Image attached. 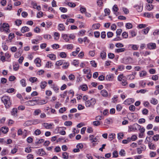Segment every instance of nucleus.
I'll use <instances>...</instances> for the list:
<instances>
[{
	"label": "nucleus",
	"instance_id": "obj_49",
	"mask_svg": "<svg viewBox=\"0 0 159 159\" xmlns=\"http://www.w3.org/2000/svg\"><path fill=\"white\" fill-rule=\"evenodd\" d=\"M122 36L124 38L127 39L128 36V33L126 32H124L122 33Z\"/></svg>",
	"mask_w": 159,
	"mask_h": 159
},
{
	"label": "nucleus",
	"instance_id": "obj_37",
	"mask_svg": "<svg viewBox=\"0 0 159 159\" xmlns=\"http://www.w3.org/2000/svg\"><path fill=\"white\" fill-rule=\"evenodd\" d=\"M37 79L34 77H31L29 79V81L32 83H34L37 81Z\"/></svg>",
	"mask_w": 159,
	"mask_h": 159
},
{
	"label": "nucleus",
	"instance_id": "obj_13",
	"mask_svg": "<svg viewBox=\"0 0 159 159\" xmlns=\"http://www.w3.org/2000/svg\"><path fill=\"white\" fill-rule=\"evenodd\" d=\"M29 30L30 29L28 27L26 26L23 27L21 29V32L23 33H24L26 32H28Z\"/></svg>",
	"mask_w": 159,
	"mask_h": 159
},
{
	"label": "nucleus",
	"instance_id": "obj_12",
	"mask_svg": "<svg viewBox=\"0 0 159 159\" xmlns=\"http://www.w3.org/2000/svg\"><path fill=\"white\" fill-rule=\"evenodd\" d=\"M53 124H48L47 123H45L43 124V125L46 129L51 128Z\"/></svg>",
	"mask_w": 159,
	"mask_h": 159
},
{
	"label": "nucleus",
	"instance_id": "obj_15",
	"mask_svg": "<svg viewBox=\"0 0 159 159\" xmlns=\"http://www.w3.org/2000/svg\"><path fill=\"white\" fill-rule=\"evenodd\" d=\"M8 130V128L7 127H3L0 129V131L4 134H6Z\"/></svg>",
	"mask_w": 159,
	"mask_h": 159
},
{
	"label": "nucleus",
	"instance_id": "obj_63",
	"mask_svg": "<svg viewBox=\"0 0 159 159\" xmlns=\"http://www.w3.org/2000/svg\"><path fill=\"white\" fill-rule=\"evenodd\" d=\"M90 63L94 67H97V63L94 61H90Z\"/></svg>",
	"mask_w": 159,
	"mask_h": 159
},
{
	"label": "nucleus",
	"instance_id": "obj_40",
	"mask_svg": "<svg viewBox=\"0 0 159 159\" xmlns=\"http://www.w3.org/2000/svg\"><path fill=\"white\" fill-rule=\"evenodd\" d=\"M143 16L147 17L149 18L152 16V13L145 12L143 14Z\"/></svg>",
	"mask_w": 159,
	"mask_h": 159
},
{
	"label": "nucleus",
	"instance_id": "obj_58",
	"mask_svg": "<svg viewBox=\"0 0 159 159\" xmlns=\"http://www.w3.org/2000/svg\"><path fill=\"white\" fill-rule=\"evenodd\" d=\"M72 64L75 66H78L79 64V61L78 60H74Z\"/></svg>",
	"mask_w": 159,
	"mask_h": 159
},
{
	"label": "nucleus",
	"instance_id": "obj_36",
	"mask_svg": "<svg viewBox=\"0 0 159 159\" xmlns=\"http://www.w3.org/2000/svg\"><path fill=\"white\" fill-rule=\"evenodd\" d=\"M147 75V72L143 70L140 72L139 76L140 77L145 76Z\"/></svg>",
	"mask_w": 159,
	"mask_h": 159
},
{
	"label": "nucleus",
	"instance_id": "obj_55",
	"mask_svg": "<svg viewBox=\"0 0 159 159\" xmlns=\"http://www.w3.org/2000/svg\"><path fill=\"white\" fill-rule=\"evenodd\" d=\"M122 32V30L121 29L117 30L116 31V36H120Z\"/></svg>",
	"mask_w": 159,
	"mask_h": 159
},
{
	"label": "nucleus",
	"instance_id": "obj_16",
	"mask_svg": "<svg viewBox=\"0 0 159 159\" xmlns=\"http://www.w3.org/2000/svg\"><path fill=\"white\" fill-rule=\"evenodd\" d=\"M154 117H155V119H159V116H155V114L153 113H151L150 114L149 119H153Z\"/></svg>",
	"mask_w": 159,
	"mask_h": 159
},
{
	"label": "nucleus",
	"instance_id": "obj_25",
	"mask_svg": "<svg viewBox=\"0 0 159 159\" xmlns=\"http://www.w3.org/2000/svg\"><path fill=\"white\" fill-rule=\"evenodd\" d=\"M126 50L124 48L116 49L115 50V52L117 53H120L124 52Z\"/></svg>",
	"mask_w": 159,
	"mask_h": 159
},
{
	"label": "nucleus",
	"instance_id": "obj_51",
	"mask_svg": "<svg viewBox=\"0 0 159 159\" xmlns=\"http://www.w3.org/2000/svg\"><path fill=\"white\" fill-rule=\"evenodd\" d=\"M65 46L66 47V48L67 49H72L73 48V45L72 44H67V45H66Z\"/></svg>",
	"mask_w": 159,
	"mask_h": 159
},
{
	"label": "nucleus",
	"instance_id": "obj_60",
	"mask_svg": "<svg viewBox=\"0 0 159 159\" xmlns=\"http://www.w3.org/2000/svg\"><path fill=\"white\" fill-rule=\"evenodd\" d=\"M41 112V111L39 109L35 110L34 111V114L35 115H38Z\"/></svg>",
	"mask_w": 159,
	"mask_h": 159
},
{
	"label": "nucleus",
	"instance_id": "obj_2",
	"mask_svg": "<svg viewBox=\"0 0 159 159\" xmlns=\"http://www.w3.org/2000/svg\"><path fill=\"white\" fill-rule=\"evenodd\" d=\"M1 26H0V30L1 31H5L6 32L9 33L10 32V30L9 29V25L8 24L3 23L2 25V23L0 24Z\"/></svg>",
	"mask_w": 159,
	"mask_h": 159
},
{
	"label": "nucleus",
	"instance_id": "obj_46",
	"mask_svg": "<svg viewBox=\"0 0 159 159\" xmlns=\"http://www.w3.org/2000/svg\"><path fill=\"white\" fill-rule=\"evenodd\" d=\"M52 63L51 61H48L46 64L45 67L48 68H51L52 66Z\"/></svg>",
	"mask_w": 159,
	"mask_h": 159
},
{
	"label": "nucleus",
	"instance_id": "obj_18",
	"mask_svg": "<svg viewBox=\"0 0 159 159\" xmlns=\"http://www.w3.org/2000/svg\"><path fill=\"white\" fill-rule=\"evenodd\" d=\"M17 108H13L11 111V113L12 115L16 116H17Z\"/></svg>",
	"mask_w": 159,
	"mask_h": 159
},
{
	"label": "nucleus",
	"instance_id": "obj_3",
	"mask_svg": "<svg viewBox=\"0 0 159 159\" xmlns=\"http://www.w3.org/2000/svg\"><path fill=\"white\" fill-rule=\"evenodd\" d=\"M96 102V100L93 98H91L90 100L86 101L85 102V105L87 107H89L91 106L94 105Z\"/></svg>",
	"mask_w": 159,
	"mask_h": 159
},
{
	"label": "nucleus",
	"instance_id": "obj_52",
	"mask_svg": "<svg viewBox=\"0 0 159 159\" xmlns=\"http://www.w3.org/2000/svg\"><path fill=\"white\" fill-rule=\"evenodd\" d=\"M131 141V139L130 138H129L127 139H125L123 140L122 142L124 144H127L128 143L130 142Z\"/></svg>",
	"mask_w": 159,
	"mask_h": 159
},
{
	"label": "nucleus",
	"instance_id": "obj_38",
	"mask_svg": "<svg viewBox=\"0 0 159 159\" xmlns=\"http://www.w3.org/2000/svg\"><path fill=\"white\" fill-rule=\"evenodd\" d=\"M124 134L123 133H120L117 134V138L119 139H121L123 138Z\"/></svg>",
	"mask_w": 159,
	"mask_h": 159
},
{
	"label": "nucleus",
	"instance_id": "obj_1",
	"mask_svg": "<svg viewBox=\"0 0 159 159\" xmlns=\"http://www.w3.org/2000/svg\"><path fill=\"white\" fill-rule=\"evenodd\" d=\"M1 100L4 103L7 108H8L11 106V103L9 96L6 95L3 96L1 98Z\"/></svg>",
	"mask_w": 159,
	"mask_h": 159
},
{
	"label": "nucleus",
	"instance_id": "obj_8",
	"mask_svg": "<svg viewBox=\"0 0 159 159\" xmlns=\"http://www.w3.org/2000/svg\"><path fill=\"white\" fill-rule=\"evenodd\" d=\"M114 75L113 74H111L109 75H107L106 76V79L107 80L110 81H111L113 80L114 78Z\"/></svg>",
	"mask_w": 159,
	"mask_h": 159
},
{
	"label": "nucleus",
	"instance_id": "obj_57",
	"mask_svg": "<svg viewBox=\"0 0 159 159\" xmlns=\"http://www.w3.org/2000/svg\"><path fill=\"white\" fill-rule=\"evenodd\" d=\"M121 82V84L123 86H126L128 84L126 80L124 79L122 80Z\"/></svg>",
	"mask_w": 159,
	"mask_h": 159
},
{
	"label": "nucleus",
	"instance_id": "obj_26",
	"mask_svg": "<svg viewBox=\"0 0 159 159\" xmlns=\"http://www.w3.org/2000/svg\"><path fill=\"white\" fill-rule=\"evenodd\" d=\"M100 57L102 59L105 58L106 57V53L105 50H103L101 52Z\"/></svg>",
	"mask_w": 159,
	"mask_h": 159
},
{
	"label": "nucleus",
	"instance_id": "obj_45",
	"mask_svg": "<svg viewBox=\"0 0 159 159\" xmlns=\"http://www.w3.org/2000/svg\"><path fill=\"white\" fill-rule=\"evenodd\" d=\"M103 123L105 125H107L110 124L112 121L111 120H104Z\"/></svg>",
	"mask_w": 159,
	"mask_h": 159
},
{
	"label": "nucleus",
	"instance_id": "obj_32",
	"mask_svg": "<svg viewBox=\"0 0 159 159\" xmlns=\"http://www.w3.org/2000/svg\"><path fill=\"white\" fill-rule=\"evenodd\" d=\"M62 157L64 159H68L69 158V153L67 152H64L62 154Z\"/></svg>",
	"mask_w": 159,
	"mask_h": 159
},
{
	"label": "nucleus",
	"instance_id": "obj_4",
	"mask_svg": "<svg viewBox=\"0 0 159 159\" xmlns=\"http://www.w3.org/2000/svg\"><path fill=\"white\" fill-rule=\"evenodd\" d=\"M39 123V122L38 120H28L26 121L25 123L24 124L25 126V125L28 126L31 125L32 124L34 125H36Z\"/></svg>",
	"mask_w": 159,
	"mask_h": 159
},
{
	"label": "nucleus",
	"instance_id": "obj_59",
	"mask_svg": "<svg viewBox=\"0 0 159 159\" xmlns=\"http://www.w3.org/2000/svg\"><path fill=\"white\" fill-rule=\"evenodd\" d=\"M129 110L132 111H134L135 110V107L133 105H132L129 106Z\"/></svg>",
	"mask_w": 159,
	"mask_h": 159
},
{
	"label": "nucleus",
	"instance_id": "obj_5",
	"mask_svg": "<svg viewBox=\"0 0 159 159\" xmlns=\"http://www.w3.org/2000/svg\"><path fill=\"white\" fill-rule=\"evenodd\" d=\"M148 48L150 50H153L156 48V45L155 43H150L147 44Z\"/></svg>",
	"mask_w": 159,
	"mask_h": 159
},
{
	"label": "nucleus",
	"instance_id": "obj_43",
	"mask_svg": "<svg viewBox=\"0 0 159 159\" xmlns=\"http://www.w3.org/2000/svg\"><path fill=\"white\" fill-rule=\"evenodd\" d=\"M150 28L148 27H147L146 28L142 30L143 33L144 34H147Z\"/></svg>",
	"mask_w": 159,
	"mask_h": 159
},
{
	"label": "nucleus",
	"instance_id": "obj_61",
	"mask_svg": "<svg viewBox=\"0 0 159 159\" xmlns=\"http://www.w3.org/2000/svg\"><path fill=\"white\" fill-rule=\"evenodd\" d=\"M129 100L130 99H127L125 100L124 102V104L126 105H130L131 103L130 102Z\"/></svg>",
	"mask_w": 159,
	"mask_h": 159
},
{
	"label": "nucleus",
	"instance_id": "obj_44",
	"mask_svg": "<svg viewBox=\"0 0 159 159\" xmlns=\"http://www.w3.org/2000/svg\"><path fill=\"white\" fill-rule=\"evenodd\" d=\"M59 10L61 11L63 13H65L67 11V8L64 7H61L59 8Z\"/></svg>",
	"mask_w": 159,
	"mask_h": 159
},
{
	"label": "nucleus",
	"instance_id": "obj_23",
	"mask_svg": "<svg viewBox=\"0 0 159 159\" xmlns=\"http://www.w3.org/2000/svg\"><path fill=\"white\" fill-rule=\"evenodd\" d=\"M19 65L17 63H15L13 65V70L15 71H17L19 68Z\"/></svg>",
	"mask_w": 159,
	"mask_h": 159
},
{
	"label": "nucleus",
	"instance_id": "obj_33",
	"mask_svg": "<svg viewBox=\"0 0 159 159\" xmlns=\"http://www.w3.org/2000/svg\"><path fill=\"white\" fill-rule=\"evenodd\" d=\"M47 83L46 81L42 82L41 83L40 87L42 89H44L46 86Z\"/></svg>",
	"mask_w": 159,
	"mask_h": 159
},
{
	"label": "nucleus",
	"instance_id": "obj_47",
	"mask_svg": "<svg viewBox=\"0 0 159 159\" xmlns=\"http://www.w3.org/2000/svg\"><path fill=\"white\" fill-rule=\"evenodd\" d=\"M63 61L62 60H59L57 61L56 63V65L57 66H59L62 65Z\"/></svg>",
	"mask_w": 159,
	"mask_h": 159
},
{
	"label": "nucleus",
	"instance_id": "obj_50",
	"mask_svg": "<svg viewBox=\"0 0 159 159\" xmlns=\"http://www.w3.org/2000/svg\"><path fill=\"white\" fill-rule=\"evenodd\" d=\"M104 12L105 13V16L109 15L110 14V11L109 9L106 8L104 10Z\"/></svg>",
	"mask_w": 159,
	"mask_h": 159
},
{
	"label": "nucleus",
	"instance_id": "obj_9",
	"mask_svg": "<svg viewBox=\"0 0 159 159\" xmlns=\"http://www.w3.org/2000/svg\"><path fill=\"white\" fill-rule=\"evenodd\" d=\"M113 11H114V14H116V16L118 15V12L117 11L118 10V8L116 5H114L112 7Z\"/></svg>",
	"mask_w": 159,
	"mask_h": 159
},
{
	"label": "nucleus",
	"instance_id": "obj_7",
	"mask_svg": "<svg viewBox=\"0 0 159 159\" xmlns=\"http://www.w3.org/2000/svg\"><path fill=\"white\" fill-rule=\"evenodd\" d=\"M129 128L130 129V131L133 130H137V129H140L141 126L137 124H135L133 126H129Z\"/></svg>",
	"mask_w": 159,
	"mask_h": 159
},
{
	"label": "nucleus",
	"instance_id": "obj_62",
	"mask_svg": "<svg viewBox=\"0 0 159 159\" xmlns=\"http://www.w3.org/2000/svg\"><path fill=\"white\" fill-rule=\"evenodd\" d=\"M109 58L112 59H113L115 57V55L113 53H109L108 55Z\"/></svg>",
	"mask_w": 159,
	"mask_h": 159
},
{
	"label": "nucleus",
	"instance_id": "obj_11",
	"mask_svg": "<svg viewBox=\"0 0 159 159\" xmlns=\"http://www.w3.org/2000/svg\"><path fill=\"white\" fill-rule=\"evenodd\" d=\"M34 62L36 64V66L37 67H39L41 66V65L40 63L41 61L39 58H37L35 59L34 61Z\"/></svg>",
	"mask_w": 159,
	"mask_h": 159
},
{
	"label": "nucleus",
	"instance_id": "obj_56",
	"mask_svg": "<svg viewBox=\"0 0 159 159\" xmlns=\"http://www.w3.org/2000/svg\"><path fill=\"white\" fill-rule=\"evenodd\" d=\"M80 11L82 13H85L86 12V9L85 8L83 7H81L80 8Z\"/></svg>",
	"mask_w": 159,
	"mask_h": 159
},
{
	"label": "nucleus",
	"instance_id": "obj_27",
	"mask_svg": "<svg viewBox=\"0 0 159 159\" xmlns=\"http://www.w3.org/2000/svg\"><path fill=\"white\" fill-rule=\"evenodd\" d=\"M62 37L63 39L66 42L69 41V36L66 34H62Z\"/></svg>",
	"mask_w": 159,
	"mask_h": 159
},
{
	"label": "nucleus",
	"instance_id": "obj_31",
	"mask_svg": "<svg viewBox=\"0 0 159 159\" xmlns=\"http://www.w3.org/2000/svg\"><path fill=\"white\" fill-rule=\"evenodd\" d=\"M151 103L154 105H156L158 103L157 100L154 98H152L150 101Z\"/></svg>",
	"mask_w": 159,
	"mask_h": 159
},
{
	"label": "nucleus",
	"instance_id": "obj_39",
	"mask_svg": "<svg viewBox=\"0 0 159 159\" xmlns=\"http://www.w3.org/2000/svg\"><path fill=\"white\" fill-rule=\"evenodd\" d=\"M153 7V6L152 4H148L147 6L146 9L149 11H150L152 10Z\"/></svg>",
	"mask_w": 159,
	"mask_h": 159
},
{
	"label": "nucleus",
	"instance_id": "obj_19",
	"mask_svg": "<svg viewBox=\"0 0 159 159\" xmlns=\"http://www.w3.org/2000/svg\"><path fill=\"white\" fill-rule=\"evenodd\" d=\"M134 7L136 8V10L138 12H141L143 10V7L141 6H134Z\"/></svg>",
	"mask_w": 159,
	"mask_h": 159
},
{
	"label": "nucleus",
	"instance_id": "obj_30",
	"mask_svg": "<svg viewBox=\"0 0 159 159\" xmlns=\"http://www.w3.org/2000/svg\"><path fill=\"white\" fill-rule=\"evenodd\" d=\"M80 51V49L79 48H76V50L72 52V55L74 56H75Z\"/></svg>",
	"mask_w": 159,
	"mask_h": 159
},
{
	"label": "nucleus",
	"instance_id": "obj_64",
	"mask_svg": "<svg viewBox=\"0 0 159 159\" xmlns=\"http://www.w3.org/2000/svg\"><path fill=\"white\" fill-rule=\"evenodd\" d=\"M113 35V33L111 32H108L107 33V36L108 38L112 37Z\"/></svg>",
	"mask_w": 159,
	"mask_h": 159
},
{
	"label": "nucleus",
	"instance_id": "obj_29",
	"mask_svg": "<svg viewBox=\"0 0 159 159\" xmlns=\"http://www.w3.org/2000/svg\"><path fill=\"white\" fill-rule=\"evenodd\" d=\"M20 82L23 87H25L26 86L27 84L25 80V79H21L20 80Z\"/></svg>",
	"mask_w": 159,
	"mask_h": 159
},
{
	"label": "nucleus",
	"instance_id": "obj_21",
	"mask_svg": "<svg viewBox=\"0 0 159 159\" xmlns=\"http://www.w3.org/2000/svg\"><path fill=\"white\" fill-rule=\"evenodd\" d=\"M47 57H49L51 60H55L56 58V55L53 54H48L47 56Z\"/></svg>",
	"mask_w": 159,
	"mask_h": 159
},
{
	"label": "nucleus",
	"instance_id": "obj_53",
	"mask_svg": "<svg viewBox=\"0 0 159 159\" xmlns=\"http://www.w3.org/2000/svg\"><path fill=\"white\" fill-rule=\"evenodd\" d=\"M15 23L16 25L17 26H19L22 23V21L20 20H16L15 21Z\"/></svg>",
	"mask_w": 159,
	"mask_h": 159
},
{
	"label": "nucleus",
	"instance_id": "obj_54",
	"mask_svg": "<svg viewBox=\"0 0 159 159\" xmlns=\"http://www.w3.org/2000/svg\"><path fill=\"white\" fill-rule=\"evenodd\" d=\"M67 5L69 7H74L76 6V4L75 3L69 2L67 3Z\"/></svg>",
	"mask_w": 159,
	"mask_h": 159
},
{
	"label": "nucleus",
	"instance_id": "obj_48",
	"mask_svg": "<svg viewBox=\"0 0 159 159\" xmlns=\"http://www.w3.org/2000/svg\"><path fill=\"white\" fill-rule=\"evenodd\" d=\"M52 88H53V89L56 92H58V90L59 89V88L57 86H55L54 85H52Z\"/></svg>",
	"mask_w": 159,
	"mask_h": 159
},
{
	"label": "nucleus",
	"instance_id": "obj_17",
	"mask_svg": "<svg viewBox=\"0 0 159 159\" xmlns=\"http://www.w3.org/2000/svg\"><path fill=\"white\" fill-rule=\"evenodd\" d=\"M101 94L104 97H107L108 96V92L106 90H102L101 92Z\"/></svg>",
	"mask_w": 159,
	"mask_h": 159
},
{
	"label": "nucleus",
	"instance_id": "obj_24",
	"mask_svg": "<svg viewBox=\"0 0 159 159\" xmlns=\"http://www.w3.org/2000/svg\"><path fill=\"white\" fill-rule=\"evenodd\" d=\"M65 27L64 25L62 24H60L58 25V29L60 31H63L64 30Z\"/></svg>",
	"mask_w": 159,
	"mask_h": 159
},
{
	"label": "nucleus",
	"instance_id": "obj_14",
	"mask_svg": "<svg viewBox=\"0 0 159 159\" xmlns=\"http://www.w3.org/2000/svg\"><path fill=\"white\" fill-rule=\"evenodd\" d=\"M47 102V101L45 100H41L37 101V104L38 105H43L45 104Z\"/></svg>",
	"mask_w": 159,
	"mask_h": 159
},
{
	"label": "nucleus",
	"instance_id": "obj_28",
	"mask_svg": "<svg viewBox=\"0 0 159 159\" xmlns=\"http://www.w3.org/2000/svg\"><path fill=\"white\" fill-rule=\"evenodd\" d=\"M130 46H131V48L134 50H137L138 49L139 46L137 45L131 44Z\"/></svg>",
	"mask_w": 159,
	"mask_h": 159
},
{
	"label": "nucleus",
	"instance_id": "obj_34",
	"mask_svg": "<svg viewBox=\"0 0 159 159\" xmlns=\"http://www.w3.org/2000/svg\"><path fill=\"white\" fill-rule=\"evenodd\" d=\"M80 87L81 88V89L83 91H85L88 89V87L86 84H84L80 86Z\"/></svg>",
	"mask_w": 159,
	"mask_h": 159
},
{
	"label": "nucleus",
	"instance_id": "obj_22",
	"mask_svg": "<svg viewBox=\"0 0 159 159\" xmlns=\"http://www.w3.org/2000/svg\"><path fill=\"white\" fill-rule=\"evenodd\" d=\"M62 65L63 66H62V68L63 69H66L69 66V63L68 62H63Z\"/></svg>",
	"mask_w": 159,
	"mask_h": 159
},
{
	"label": "nucleus",
	"instance_id": "obj_20",
	"mask_svg": "<svg viewBox=\"0 0 159 159\" xmlns=\"http://www.w3.org/2000/svg\"><path fill=\"white\" fill-rule=\"evenodd\" d=\"M38 154L41 156H43L46 155L45 152L43 149H40L39 150Z\"/></svg>",
	"mask_w": 159,
	"mask_h": 159
},
{
	"label": "nucleus",
	"instance_id": "obj_35",
	"mask_svg": "<svg viewBox=\"0 0 159 159\" xmlns=\"http://www.w3.org/2000/svg\"><path fill=\"white\" fill-rule=\"evenodd\" d=\"M92 27L94 29H98L100 27V24L99 23L94 24L93 25Z\"/></svg>",
	"mask_w": 159,
	"mask_h": 159
},
{
	"label": "nucleus",
	"instance_id": "obj_42",
	"mask_svg": "<svg viewBox=\"0 0 159 159\" xmlns=\"http://www.w3.org/2000/svg\"><path fill=\"white\" fill-rule=\"evenodd\" d=\"M148 147L150 149H154L155 148V145L152 143H149Z\"/></svg>",
	"mask_w": 159,
	"mask_h": 159
},
{
	"label": "nucleus",
	"instance_id": "obj_6",
	"mask_svg": "<svg viewBox=\"0 0 159 159\" xmlns=\"http://www.w3.org/2000/svg\"><path fill=\"white\" fill-rule=\"evenodd\" d=\"M37 100H29L25 102L26 105L27 106H34L37 104Z\"/></svg>",
	"mask_w": 159,
	"mask_h": 159
},
{
	"label": "nucleus",
	"instance_id": "obj_10",
	"mask_svg": "<svg viewBox=\"0 0 159 159\" xmlns=\"http://www.w3.org/2000/svg\"><path fill=\"white\" fill-rule=\"evenodd\" d=\"M89 140L92 142H96L97 141V137L94 138V136L93 135H90L89 136Z\"/></svg>",
	"mask_w": 159,
	"mask_h": 159
},
{
	"label": "nucleus",
	"instance_id": "obj_41",
	"mask_svg": "<svg viewBox=\"0 0 159 159\" xmlns=\"http://www.w3.org/2000/svg\"><path fill=\"white\" fill-rule=\"evenodd\" d=\"M125 27L128 29H130L132 28L133 25L131 23H128L126 24Z\"/></svg>",
	"mask_w": 159,
	"mask_h": 159
}]
</instances>
